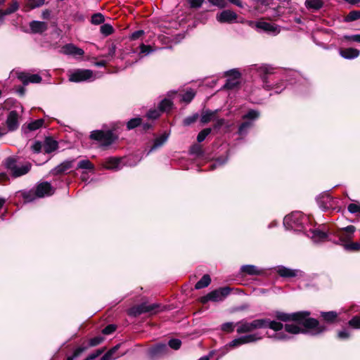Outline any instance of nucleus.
Wrapping results in <instances>:
<instances>
[{"mask_svg": "<svg viewBox=\"0 0 360 360\" xmlns=\"http://www.w3.org/2000/svg\"><path fill=\"white\" fill-rule=\"evenodd\" d=\"M310 313L307 311L287 314L276 311L275 316L283 322L294 321L296 323H286L285 331L292 335L308 333L311 335H318L326 330L325 326L320 325L319 322L312 318H308Z\"/></svg>", "mask_w": 360, "mask_h": 360, "instance_id": "nucleus-1", "label": "nucleus"}, {"mask_svg": "<svg viewBox=\"0 0 360 360\" xmlns=\"http://www.w3.org/2000/svg\"><path fill=\"white\" fill-rule=\"evenodd\" d=\"M236 326H237L236 331L239 334L251 333L256 329L265 328H269L274 330H279L283 327L281 322L271 321L267 319H255L252 322L241 320L237 322Z\"/></svg>", "mask_w": 360, "mask_h": 360, "instance_id": "nucleus-2", "label": "nucleus"}, {"mask_svg": "<svg viewBox=\"0 0 360 360\" xmlns=\"http://www.w3.org/2000/svg\"><path fill=\"white\" fill-rule=\"evenodd\" d=\"M310 224L309 218L301 212H293L283 219L285 229L304 234L307 228Z\"/></svg>", "mask_w": 360, "mask_h": 360, "instance_id": "nucleus-3", "label": "nucleus"}, {"mask_svg": "<svg viewBox=\"0 0 360 360\" xmlns=\"http://www.w3.org/2000/svg\"><path fill=\"white\" fill-rule=\"evenodd\" d=\"M307 228L304 236L314 243L332 240L333 235L324 225L313 226L311 223Z\"/></svg>", "mask_w": 360, "mask_h": 360, "instance_id": "nucleus-4", "label": "nucleus"}, {"mask_svg": "<svg viewBox=\"0 0 360 360\" xmlns=\"http://www.w3.org/2000/svg\"><path fill=\"white\" fill-rule=\"evenodd\" d=\"M252 69L257 72L262 82V86L264 89L267 90L275 89L276 93L281 91V90L278 91V87L277 86H274V85L269 79V77L274 72V68L273 67L266 64H262L260 65H254Z\"/></svg>", "mask_w": 360, "mask_h": 360, "instance_id": "nucleus-5", "label": "nucleus"}, {"mask_svg": "<svg viewBox=\"0 0 360 360\" xmlns=\"http://www.w3.org/2000/svg\"><path fill=\"white\" fill-rule=\"evenodd\" d=\"M6 166L15 178L26 174L31 169L30 162L22 163L11 157L6 160Z\"/></svg>", "mask_w": 360, "mask_h": 360, "instance_id": "nucleus-6", "label": "nucleus"}, {"mask_svg": "<svg viewBox=\"0 0 360 360\" xmlns=\"http://www.w3.org/2000/svg\"><path fill=\"white\" fill-rule=\"evenodd\" d=\"M69 81L72 82H93L97 77L91 70L76 69L70 70L68 73Z\"/></svg>", "mask_w": 360, "mask_h": 360, "instance_id": "nucleus-7", "label": "nucleus"}, {"mask_svg": "<svg viewBox=\"0 0 360 360\" xmlns=\"http://www.w3.org/2000/svg\"><path fill=\"white\" fill-rule=\"evenodd\" d=\"M355 227L348 226L341 230L338 233L339 243L338 244L344 248H360V244L352 241Z\"/></svg>", "mask_w": 360, "mask_h": 360, "instance_id": "nucleus-8", "label": "nucleus"}, {"mask_svg": "<svg viewBox=\"0 0 360 360\" xmlns=\"http://www.w3.org/2000/svg\"><path fill=\"white\" fill-rule=\"evenodd\" d=\"M231 292L228 287L221 288L213 290L200 298L202 303L205 304L208 301L219 302L223 300Z\"/></svg>", "mask_w": 360, "mask_h": 360, "instance_id": "nucleus-9", "label": "nucleus"}, {"mask_svg": "<svg viewBox=\"0 0 360 360\" xmlns=\"http://www.w3.org/2000/svg\"><path fill=\"white\" fill-rule=\"evenodd\" d=\"M259 117V112L255 110H249L245 115L243 116V120H248L243 122L238 128V134L240 135L246 134L248 129L253 126V121Z\"/></svg>", "mask_w": 360, "mask_h": 360, "instance_id": "nucleus-10", "label": "nucleus"}, {"mask_svg": "<svg viewBox=\"0 0 360 360\" xmlns=\"http://www.w3.org/2000/svg\"><path fill=\"white\" fill-rule=\"evenodd\" d=\"M90 138L100 141L102 146H110L115 139V137L111 131H103L99 130L92 131Z\"/></svg>", "mask_w": 360, "mask_h": 360, "instance_id": "nucleus-11", "label": "nucleus"}, {"mask_svg": "<svg viewBox=\"0 0 360 360\" xmlns=\"http://www.w3.org/2000/svg\"><path fill=\"white\" fill-rule=\"evenodd\" d=\"M158 307V305L155 304H147L146 303H143L131 308L129 310V314L130 316H137L146 312H155Z\"/></svg>", "mask_w": 360, "mask_h": 360, "instance_id": "nucleus-12", "label": "nucleus"}, {"mask_svg": "<svg viewBox=\"0 0 360 360\" xmlns=\"http://www.w3.org/2000/svg\"><path fill=\"white\" fill-rule=\"evenodd\" d=\"M226 76H228V79L223 88L226 89H233L236 88L240 82V74L237 70H231L226 72Z\"/></svg>", "mask_w": 360, "mask_h": 360, "instance_id": "nucleus-13", "label": "nucleus"}, {"mask_svg": "<svg viewBox=\"0 0 360 360\" xmlns=\"http://www.w3.org/2000/svg\"><path fill=\"white\" fill-rule=\"evenodd\" d=\"M237 14L231 10H224L217 14L216 19L220 23H232L237 19Z\"/></svg>", "mask_w": 360, "mask_h": 360, "instance_id": "nucleus-14", "label": "nucleus"}, {"mask_svg": "<svg viewBox=\"0 0 360 360\" xmlns=\"http://www.w3.org/2000/svg\"><path fill=\"white\" fill-rule=\"evenodd\" d=\"M103 340V338L100 336L91 338L89 340V343L88 346L79 347L78 348H77L75 350L73 355L72 356L68 357L67 360H74L75 358L79 356L82 352H84L86 349H87V348L89 347L96 346V345H99L100 343H101Z\"/></svg>", "mask_w": 360, "mask_h": 360, "instance_id": "nucleus-15", "label": "nucleus"}, {"mask_svg": "<svg viewBox=\"0 0 360 360\" xmlns=\"http://www.w3.org/2000/svg\"><path fill=\"white\" fill-rule=\"evenodd\" d=\"M275 270L283 278H293L302 274V271L299 269H292L284 266H278Z\"/></svg>", "mask_w": 360, "mask_h": 360, "instance_id": "nucleus-16", "label": "nucleus"}, {"mask_svg": "<svg viewBox=\"0 0 360 360\" xmlns=\"http://www.w3.org/2000/svg\"><path fill=\"white\" fill-rule=\"evenodd\" d=\"M54 190L51 185L48 182H43L39 184L36 188V195L39 198H43L46 195H51L53 193Z\"/></svg>", "mask_w": 360, "mask_h": 360, "instance_id": "nucleus-17", "label": "nucleus"}, {"mask_svg": "<svg viewBox=\"0 0 360 360\" xmlns=\"http://www.w3.org/2000/svg\"><path fill=\"white\" fill-rule=\"evenodd\" d=\"M241 272L248 276H261L264 274V270L257 266L248 264L241 266Z\"/></svg>", "mask_w": 360, "mask_h": 360, "instance_id": "nucleus-18", "label": "nucleus"}, {"mask_svg": "<svg viewBox=\"0 0 360 360\" xmlns=\"http://www.w3.org/2000/svg\"><path fill=\"white\" fill-rule=\"evenodd\" d=\"M62 51L66 55H70L75 57L82 56L84 53V51L82 49L75 46L72 44H68L63 46L62 48Z\"/></svg>", "mask_w": 360, "mask_h": 360, "instance_id": "nucleus-19", "label": "nucleus"}, {"mask_svg": "<svg viewBox=\"0 0 360 360\" xmlns=\"http://www.w3.org/2000/svg\"><path fill=\"white\" fill-rule=\"evenodd\" d=\"M333 198L327 193H323L317 198L319 207L323 210H328L333 207Z\"/></svg>", "mask_w": 360, "mask_h": 360, "instance_id": "nucleus-20", "label": "nucleus"}, {"mask_svg": "<svg viewBox=\"0 0 360 360\" xmlns=\"http://www.w3.org/2000/svg\"><path fill=\"white\" fill-rule=\"evenodd\" d=\"M256 27L273 34H277L280 32V28L278 25L267 22H258Z\"/></svg>", "mask_w": 360, "mask_h": 360, "instance_id": "nucleus-21", "label": "nucleus"}, {"mask_svg": "<svg viewBox=\"0 0 360 360\" xmlns=\"http://www.w3.org/2000/svg\"><path fill=\"white\" fill-rule=\"evenodd\" d=\"M6 124L10 131L16 129L18 127V114L16 111L12 110L9 112Z\"/></svg>", "mask_w": 360, "mask_h": 360, "instance_id": "nucleus-22", "label": "nucleus"}, {"mask_svg": "<svg viewBox=\"0 0 360 360\" xmlns=\"http://www.w3.org/2000/svg\"><path fill=\"white\" fill-rule=\"evenodd\" d=\"M339 53L342 58L347 60H352L359 56L360 51L354 48H347L340 49Z\"/></svg>", "mask_w": 360, "mask_h": 360, "instance_id": "nucleus-23", "label": "nucleus"}, {"mask_svg": "<svg viewBox=\"0 0 360 360\" xmlns=\"http://www.w3.org/2000/svg\"><path fill=\"white\" fill-rule=\"evenodd\" d=\"M74 160H65L60 163L59 165L52 169L51 172L54 175H58L66 172L68 169L72 168Z\"/></svg>", "mask_w": 360, "mask_h": 360, "instance_id": "nucleus-24", "label": "nucleus"}, {"mask_svg": "<svg viewBox=\"0 0 360 360\" xmlns=\"http://www.w3.org/2000/svg\"><path fill=\"white\" fill-rule=\"evenodd\" d=\"M18 78L25 85L29 83H39L41 81V77L37 74L29 75L25 73H20L18 75Z\"/></svg>", "mask_w": 360, "mask_h": 360, "instance_id": "nucleus-25", "label": "nucleus"}, {"mask_svg": "<svg viewBox=\"0 0 360 360\" xmlns=\"http://www.w3.org/2000/svg\"><path fill=\"white\" fill-rule=\"evenodd\" d=\"M30 27L33 33H42L47 30L48 25L45 22L33 20L30 22Z\"/></svg>", "mask_w": 360, "mask_h": 360, "instance_id": "nucleus-26", "label": "nucleus"}, {"mask_svg": "<svg viewBox=\"0 0 360 360\" xmlns=\"http://www.w3.org/2000/svg\"><path fill=\"white\" fill-rule=\"evenodd\" d=\"M122 159L118 158H108L103 164V166L108 169H119Z\"/></svg>", "mask_w": 360, "mask_h": 360, "instance_id": "nucleus-27", "label": "nucleus"}, {"mask_svg": "<svg viewBox=\"0 0 360 360\" xmlns=\"http://www.w3.org/2000/svg\"><path fill=\"white\" fill-rule=\"evenodd\" d=\"M58 148V143L51 138H46L43 143V149L45 153H50Z\"/></svg>", "mask_w": 360, "mask_h": 360, "instance_id": "nucleus-28", "label": "nucleus"}, {"mask_svg": "<svg viewBox=\"0 0 360 360\" xmlns=\"http://www.w3.org/2000/svg\"><path fill=\"white\" fill-rule=\"evenodd\" d=\"M167 139L168 135L166 134H162L161 136L156 138L154 141L153 145L151 146L150 149L148 152V154L156 150L157 148L161 147L167 141Z\"/></svg>", "mask_w": 360, "mask_h": 360, "instance_id": "nucleus-29", "label": "nucleus"}, {"mask_svg": "<svg viewBox=\"0 0 360 360\" xmlns=\"http://www.w3.org/2000/svg\"><path fill=\"white\" fill-rule=\"evenodd\" d=\"M167 345L165 344H159L155 347L151 348L149 351L150 355L152 357L157 356L165 353L167 350Z\"/></svg>", "mask_w": 360, "mask_h": 360, "instance_id": "nucleus-30", "label": "nucleus"}, {"mask_svg": "<svg viewBox=\"0 0 360 360\" xmlns=\"http://www.w3.org/2000/svg\"><path fill=\"white\" fill-rule=\"evenodd\" d=\"M211 282V278L208 274H205L201 279L196 283L195 288L197 290L207 287Z\"/></svg>", "mask_w": 360, "mask_h": 360, "instance_id": "nucleus-31", "label": "nucleus"}, {"mask_svg": "<svg viewBox=\"0 0 360 360\" xmlns=\"http://www.w3.org/2000/svg\"><path fill=\"white\" fill-rule=\"evenodd\" d=\"M217 111H212V110H205L202 112L201 115L200 121L203 124H206L214 119L215 117Z\"/></svg>", "mask_w": 360, "mask_h": 360, "instance_id": "nucleus-32", "label": "nucleus"}, {"mask_svg": "<svg viewBox=\"0 0 360 360\" xmlns=\"http://www.w3.org/2000/svg\"><path fill=\"white\" fill-rule=\"evenodd\" d=\"M305 6L307 8L316 11L323 6V2L321 0H307L305 1Z\"/></svg>", "mask_w": 360, "mask_h": 360, "instance_id": "nucleus-33", "label": "nucleus"}, {"mask_svg": "<svg viewBox=\"0 0 360 360\" xmlns=\"http://www.w3.org/2000/svg\"><path fill=\"white\" fill-rule=\"evenodd\" d=\"M172 102L168 99H163L159 104L158 108L161 112H168L172 109Z\"/></svg>", "mask_w": 360, "mask_h": 360, "instance_id": "nucleus-34", "label": "nucleus"}, {"mask_svg": "<svg viewBox=\"0 0 360 360\" xmlns=\"http://www.w3.org/2000/svg\"><path fill=\"white\" fill-rule=\"evenodd\" d=\"M45 0H26L25 6L27 9H34L42 6Z\"/></svg>", "mask_w": 360, "mask_h": 360, "instance_id": "nucleus-35", "label": "nucleus"}, {"mask_svg": "<svg viewBox=\"0 0 360 360\" xmlns=\"http://www.w3.org/2000/svg\"><path fill=\"white\" fill-rule=\"evenodd\" d=\"M77 169L94 170V165L89 160H82L78 162Z\"/></svg>", "mask_w": 360, "mask_h": 360, "instance_id": "nucleus-36", "label": "nucleus"}, {"mask_svg": "<svg viewBox=\"0 0 360 360\" xmlns=\"http://www.w3.org/2000/svg\"><path fill=\"white\" fill-rule=\"evenodd\" d=\"M321 316L324 321L329 323H333L337 319L338 314L335 311L322 312Z\"/></svg>", "mask_w": 360, "mask_h": 360, "instance_id": "nucleus-37", "label": "nucleus"}, {"mask_svg": "<svg viewBox=\"0 0 360 360\" xmlns=\"http://www.w3.org/2000/svg\"><path fill=\"white\" fill-rule=\"evenodd\" d=\"M242 337L245 344L255 342L262 339V337L257 333L249 334Z\"/></svg>", "mask_w": 360, "mask_h": 360, "instance_id": "nucleus-38", "label": "nucleus"}, {"mask_svg": "<svg viewBox=\"0 0 360 360\" xmlns=\"http://www.w3.org/2000/svg\"><path fill=\"white\" fill-rule=\"evenodd\" d=\"M18 7H19L18 4L17 2H14L6 10H5V11L0 10V15L1 17H3L4 15L13 13L15 11L18 10Z\"/></svg>", "mask_w": 360, "mask_h": 360, "instance_id": "nucleus-39", "label": "nucleus"}, {"mask_svg": "<svg viewBox=\"0 0 360 360\" xmlns=\"http://www.w3.org/2000/svg\"><path fill=\"white\" fill-rule=\"evenodd\" d=\"M43 124H44V120L39 119V120H34L33 122H31L28 124L27 127L30 131H34V130L39 129L41 127H42Z\"/></svg>", "mask_w": 360, "mask_h": 360, "instance_id": "nucleus-40", "label": "nucleus"}, {"mask_svg": "<svg viewBox=\"0 0 360 360\" xmlns=\"http://www.w3.org/2000/svg\"><path fill=\"white\" fill-rule=\"evenodd\" d=\"M141 123V119L140 117L132 118L127 123V127L129 130H131L140 125Z\"/></svg>", "mask_w": 360, "mask_h": 360, "instance_id": "nucleus-41", "label": "nucleus"}, {"mask_svg": "<svg viewBox=\"0 0 360 360\" xmlns=\"http://www.w3.org/2000/svg\"><path fill=\"white\" fill-rule=\"evenodd\" d=\"M117 349L118 346H115L112 349H110L102 356L101 360H112L116 359L117 356H114V354L117 350Z\"/></svg>", "mask_w": 360, "mask_h": 360, "instance_id": "nucleus-42", "label": "nucleus"}, {"mask_svg": "<svg viewBox=\"0 0 360 360\" xmlns=\"http://www.w3.org/2000/svg\"><path fill=\"white\" fill-rule=\"evenodd\" d=\"M282 329L283 328L279 330H275L276 333L273 336H271V338L278 340H286L290 339V337L288 335L285 334L283 331H281Z\"/></svg>", "mask_w": 360, "mask_h": 360, "instance_id": "nucleus-43", "label": "nucleus"}, {"mask_svg": "<svg viewBox=\"0 0 360 360\" xmlns=\"http://www.w3.org/2000/svg\"><path fill=\"white\" fill-rule=\"evenodd\" d=\"M195 91L192 89L187 90L182 96V101L189 103L195 96Z\"/></svg>", "mask_w": 360, "mask_h": 360, "instance_id": "nucleus-44", "label": "nucleus"}, {"mask_svg": "<svg viewBox=\"0 0 360 360\" xmlns=\"http://www.w3.org/2000/svg\"><path fill=\"white\" fill-rule=\"evenodd\" d=\"M212 129L210 128H206L199 132L197 136V141L198 142L203 141L206 137L211 133Z\"/></svg>", "mask_w": 360, "mask_h": 360, "instance_id": "nucleus-45", "label": "nucleus"}, {"mask_svg": "<svg viewBox=\"0 0 360 360\" xmlns=\"http://www.w3.org/2000/svg\"><path fill=\"white\" fill-rule=\"evenodd\" d=\"M101 32L105 36H108L113 32V27L110 24H104L101 26Z\"/></svg>", "mask_w": 360, "mask_h": 360, "instance_id": "nucleus-46", "label": "nucleus"}, {"mask_svg": "<svg viewBox=\"0 0 360 360\" xmlns=\"http://www.w3.org/2000/svg\"><path fill=\"white\" fill-rule=\"evenodd\" d=\"M104 16L101 13L94 14L91 17V23L94 25H99L104 22Z\"/></svg>", "mask_w": 360, "mask_h": 360, "instance_id": "nucleus-47", "label": "nucleus"}, {"mask_svg": "<svg viewBox=\"0 0 360 360\" xmlns=\"http://www.w3.org/2000/svg\"><path fill=\"white\" fill-rule=\"evenodd\" d=\"M348 211L352 214H356L360 216V205L351 203L348 205Z\"/></svg>", "mask_w": 360, "mask_h": 360, "instance_id": "nucleus-48", "label": "nucleus"}, {"mask_svg": "<svg viewBox=\"0 0 360 360\" xmlns=\"http://www.w3.org/2000/svg\"><path fill=\"white\" fill-rule=\"evenodd\" d=\"M236 324L232 322H227L221 325V330L226 333H231L233 331Z\"/></svg>", "mask_w": 360, "mask_h": 360, "instance_id": "nucleus-49", "label": "nucleus"}, {"mask_svg": "<svg viewBox=\"0 0 360 360\" xmlns=\"http://www.w3.org/2000/svg\"><path fill=\"white\" fill-rule=\"evenodd\" d=\"M198 118V115L197 113H195L191 116H188L184 120V121H183L184 125L189 126L190 124L194 123L197 120Z\"/></svg>", "mask_w": 360, "mask_h": 360, "instance_id": "nucleus-50", "label": "nucleus"}, {"mask_svg": "<svg viewBox=\"0 0 360 360\" xmlns=\"http://www.w3.org/2000/svg\"><path fill=\"white\" fill-rule=\"evenodd\" d=\"M244 340L243 339V337H240L238 338H236L233 340L231 342H230L227 346L229 347H236L240 345H244Z\"/></svg>", "mask_w": 360, "mask_h": 360, "instance_id": "nucleus-51", "label": "nucleus"}, {"mask_svg": "<svg viewBox=\"0 0 360 360\" xmlns=\"http://www.w3.org/2000/svg\"><path fill=\"white\" fill-rule=\"evenodd\" d=\"M360 19V11H351L347 16V20L353 21Z\"/></svg>", "mask_w": 360, "mask_h": 360, "instance_id": "nucleus-52", "label": "nucleus"}, {"mask_svg": "<svg viewBox=\"0 0 360 360\" xmlns=\"http://www.w3.org/2000/svg\"><path fill=\"white\" fill-rule=\"evenodd\" d=\"M227 158H220L215 160V162L211 165L210 169H214L217 167L224 165L227 162Z\"/></svg>", "mask_w": 360, "mask_h": 360, "instance_id": "nucleus-53", "label": "nucleus"}, {"mask_svg": "<svg viewBox=\"0 0 360 360\" xmlns=\"http://www.w3.org/2000/svg\"><path fill=\"white\" fill-rule=\"evenodd\" d=\"M161 111L160 109H153L148 111L147 117L149 119H157L160 117Z\"/></svg>", "mask_w": 360, "mask_h": 360, "instance_id": "nucleus-54", "label": "nucleus"}, {"mask_svg": "<svg viewBox=\"0 0 360 360\" xmlns=\"http://www.w3.org/2000/svg\"><path fill=\"white\" fill-rule=\"evenodd\" d=\"M168 345L171 348L178 349L181 347V342L179 339H172L169 341Z\"/></svg>", "mask_w": 360, "mask_h": 360, "instance_id": "nucleus-55", "label": "nucleus"}, {"mask_svg": "<svg viewBox=\"0 0 360 360\" xmlns=\"http://www.w3.org/2000/svg\"><path fill=\"white\" fill-rule=\"evenodd\" d=\"M153 50L152 49L150 46H147L143 44L140 45V53L144 55H148L152 53Z\"/></svg>", "mask_w": 360, "mask_h": 360, "instance_id": "nucleus-56", "label": "nucleus"}, {"mask_svg": "<svg viewBox=\"0 0 360 360\" xmlns=\"http://www.w3.org/2000/svg\"><path fill=\"white\" fill-rule=\"evenodd\" d=\"M350 326L354 328H360V317L354 316L349 321Z\"/></svg>", "mask_w": 360, "mask_h": 360, "instance_id": "nucleus-57", "label": "nucleus"}, {"mask_svg": "<svg viewBox=\"0 0 360 360\" xmlns=\"http://www.w3.org/2000/svg\"><path fill=\"white\" fill-rule=\"evenodd\" d=\"M213 6H216L219 8H224L226 6L225 0H207Z\"/></svg>", "mask_w": 360, "mask_h": 360, "instance_id": "nucleus-58", "label": "nucleus"}, {"mask_svg": "<svg viewBox=\"0 0 360 360\" xmlns=\"http://www.w3.org/2000/svg\"><path fill=\"white\" fill-rule=\"evenodd\" d=\"M344 38L348 41L360 43V34L345 35Z\"/></svg>", "mask_w": 360, "mask_h": 360, "instance_id": "nucleus-59", "label": "nucleus"}, {"mask_svg": "<svg viewBox=\"0 0 360 360\" xmlns=\"http://www.w3.org/2000/svg\"><path fill=\"white\" fill-rule=\"evenodd\" d=\"M43 148V143L39 141H35L34 144L32 146V150L34 153H38L41 152Z\"/></svg>", "mask_w": 360, "mask_h": 360, "instance_id": "nucleus-60", "label": "nucleus"}, {"mask_svg": "<svg viewBox=\"0 0 360 360\" xmlns=\"http://www.w3.org/2000/svg\"><path fill=\"white\" fill-rule=\"evenodd\" d=\"M116 329V327L114 325H108L103 330V333L105 335H110Z\"/></svg>", "mask_w": 360, "mask_h": 360, "instance_id": "nucleus-61", "label": "nucleus"}, {"mask_svg": "<svg viewBox=\"0 0 360 360\" xmlns=\"http://www.w3.org/2000/svg\"><path fill=\"white\" fill-rule=\"evenodd\" d=\"M205 0H190L189 3L191 8H200Z\"/></svg>", "mask_w": 360, "mask_h": 360, "instance_id": "nucleus-62", "label": "nucleus"}, {"mask_svg": "<svg viewBox=\"0 0 360 360\" xmlns=\"http://www.w3.org/2000/svg\"><path fill=\"white\" fill-rule=\"evenodd\" d=\"M144 32L143 30H138L131 34V39L133 40H136L139 39L141 35H143Z\"/></svg>", "mask_w": 360, "mask_h": 360, "instance_id": "nucleus-63", "label": "nucleus"}, {"mask_svg": "<svg viewBox=\"0 0 360 360\" xmlns=\"http://www.w3.org/2000/svg\"><path fill=\"white\" fill-rule=\"evenodd\" d=\"M224 122H225L224 119H218L214 124V129H220L224 125Z\"/></svg>", "mask_w": 360, "mask_h": 360, "instance_id": "nucleus-64", "label": "nucleus"}]
</instances>
